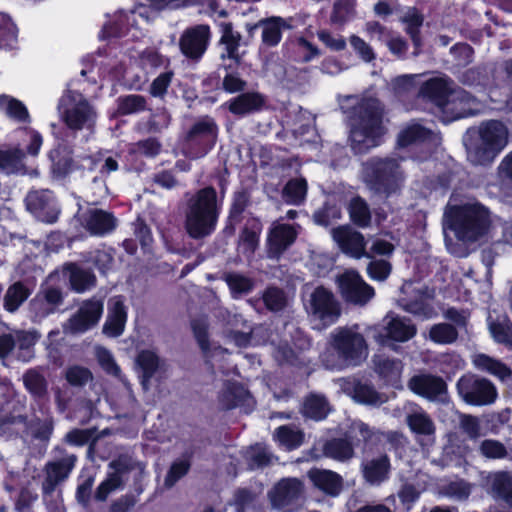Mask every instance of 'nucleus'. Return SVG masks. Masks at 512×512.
Segmentation results:
<instances>
[{
	"label": "nucleus",
	"instance_id": "ddd939ff",
	"mask_svg": "<svg viewBox=\"0 0 512 512\" xmlns=\"http://www.w3.org/2000/svg\"><path fill=\"white\" fill-rule=\"evenodd\" d=\"M457 389L461 398L473 406L491 405L498 397L497 388L491 381L475 375L462 376Z\"/></svg>",
	"mask_w": 512,
	"mask_h": 512
},
{
	"label": "nucleus",
	"instance_id": "f8f14e48",
	"mask_svg": "<svg viewBox=\"0 0 512 512\" xmlns=\"http://www.w3.org/2000/svg\"><path fill=\"white\" fill-rule=\"evenodd\" d=\"M217 128L214 121L204 118L196 122L187 133L183 151L191 159L205 156L214 146Z\"/></svg>",
	"mask_w": 512,
	"mask_h": 512
},
{
	"label": "nucleus",
	"instance_id": "7ed1b4c3",
	"mask_svg": "<svg viewBox=\"0 0 512 512\" xmlns=\"http://www.w3.org/2000/svg\"><path fill=\"white\" fill-rule=\"evenodd\" d=\"M508 141L509 132L502 122L484 121L466 133L464 143L468 160L475 165L489 164L507 146Z\"/></svg>",
	"mask_w": 512,
	"mask_h": 512
},
{
	"label": "nucleus",
	"instance_id": "c03bdc74",
	"mask_svg": "<svg viewBox=\"0 0 512 512\" xmlns=\"http://www.w3.org/2000/svg\"><path fill=\"white\" fill-rule=\"evenodd\" d=\"M491 491L494 497L512 505V476L505 472H498L490 478Z\"/></svg>",
	"mask_w": 512,
	"mask_h": 512
},
{
	"label": "nucleus",
	"instance_id": "4468645a",
	"mask_svg": "<svg viewBox=\"0 0 512 512\" xmlns=\"http://www.w3.org/2000/svg\"><path fill=\"white\" fill-rule=\"evenodd\" d=\"M402 293L404 296L398 299V304L403 310L422 319L436 316L433 291L425 286L415 287L412 283H406L402 286Z\"/></svg>",
	"mask_w": 512,
	"mask_h": 512
},
{
	"label": "nucleus",
	"instance_id": "f704fd0d",
	"mask_svg": "<svg viewBox=\"0 0 512 512\" xmlns=\"http://www.w3.org/2000/svg\"><path fill=\"white\" fill-rule=\"evenodd\" d=\"M248 391L237 382H226L218 395V404L221 409H232L245 401Z\"/></svg>",
	"mask_w": 512,
	"mask_h": 512
},
{
	"label": "nucleus",
	"instance_id": "e2e57ef3",
	"mask_svg": "<svg viewBox=\"0 0 512 512\" xmlns=\"http://www.w3.org/2000/svg\"><path fill=\"white\" fill-rule=\"evenodd\" d=\"M190 468V463L186 459L176 460L170 467L164 484L166 487H172L179 479H181Z\"/></svg>",
	"mask_w": 512,
	"mask_h": 512
},
{
	"label": "nucleus",
	"instance_id": "72a5a7b5",
	"mask_svg": "<svg viewBox=\"0 0 512 512\" xmlns=\"http://www.w3.org/2000/svg\"><path fill=\"white\" fill-rule=\"evenodd\" d=\"M376 372L394 387H399L403 366L400 360L391 359L384 355L374 357Z\"/></svg>",
	"mask_w": 512,
	"mask_h": 512
},
{
	"label": "nucleus",
	"instance_id": "37998d69",
	"mask_svg": "<svg viewBox=\"0 0 512 512\" xmlns=\"http://www.w3.org/2000/svg\"><path fill=\"white\" fill-rule=\"evenodd\" d=\"M137 367L141 371V384L143 388L148 389L149 379L160 367V360L158 356L151 350L141 351L136 359Z\"/></svg>",
	"mask_w": 512,
	"mask_h": 512
},
{
	"label": "nucleus",
	"instance_id": "5701e85b",
	"mask_svg": "<svg viewBox=\"0 0 512 512\" xmlns=\"http://www.w3.org/2000/svg\"><path fill=\"white\" fill-rule=\"evenodd\" d=\"M297 231L293 225L274 222L267 237V254L279 258L295 241Z\"/></svg>",
	"mask_w": 512,
	"mask_h": 512
},
{
	"label": "nucleus",
	"instance_id": "338daca9",
	"mask_svg": "<svg viewBox=\"0 0 512 512\" xmlns=\"http://www.w3.org/2000/svg\"><path fill=\"white\" fill-rule=\"evenodd\" d=\"M30 310L34 321H41L48 315L55 312V308L48 305V302L39 294L30 302Z\"/></svg>",
	"mask_w": 512,
	"mask_h": 512
},
{
	"label": "nucleus",
	"instance_id": "b1692460",
	"mask_svg": "<svg viewBox=\"0 0 512 512\" xmlns=\"http://www.w3.org/2000/svg\"><path fill=\"white\" fill-rule=\"evenodd\" d=\"M341 390L356 402L366 405H381L387 401L384 394L378 393L372 386L356 381L350 378H340L337 380Z\"/></svg>",
	"mask_w": 512,
	"mask_h": 512
},
{
	"label": "nucleus",
	"instance_id": "052dcab7",
	"mask_svg": "<svg viewBox=\"0 0 512 512\" xmlns=\"http://www.w3.org/2000/svg\"><path fill=\"white\" fill-rule=\"evenodd\" d=\"M226 282L234 297L247 293L253 286V283L249 278L240 274L227 275Z\"/></svg>",
	"mask_w": 512,
	"mask_h": 512
},
{
	"label": "nucleus",
	"instance_id": "6e6d98bb",
	"mask_svg": "<svg viewBox=\"0 0 512 512\" xmlns=\"http://www.w3.org/2000/svg\"><path fill=\"white\" fill-rule=\"evenodd\" d=\"M402 21L407 25L406 31L411 36L415 46H419L420 38L418 32L423 24V16L416 8H408L402 16Z\"/></svg>",
	"mask_w": 512,
	"mask_h": 512
},
{
	"label": "nucleus",
	"instance_id": "a878e982",
	"mask_svg": "<svg viewBox=\"0 0 512 512\" xmlns=\"http://www.w3.org/2000/svg\"><path fill=\"white\" fill-rule=\"evenodd\" d=\"M364 480L371 486H380L390 477L391 463L386 454L366 458L361 463Z\"/></svg>",
	"mask_w": 512,
	"mask_h": 512
},
{
	"label": "nucleus",
	"instance_id": "a211bd4d",
	"mask_svg": "<svg viewBox=\"0 0 512 512\" xmlns=\"http://www.w3.org/2000/svg\"><path fill=\"white\" fill-rule=\"evenodd\" d=\"M342 298L354 305L363 306L374 296V289L354 270H347L337 278Z\"/></svg>",
	"mask_w": 512,
	"mask_h": 512
},
{
	"label": "nucleus",
	"instance_id": "6e6552de",
	"mask_svg": "<svg viewBox=\"0 0 512 512\" xmlns=\"http://www.w3.org/2000/svg\"><path fill=\"white\" fill-rule=\"evenodd\" d=\"M58 109L63 122L70 130L93 133L97 113L81 93L68 91L61 97Z\"/></svg>",
	"mask_w": 512,
	"mask_h": 512
},
{
	"label": "nucleus",
	"instance_id": "a18cd8bd",
	"mask_svg": "<svg viewBox=\"0 0 512 512\" xmlns=\"http://www.w3.org/2000/svg\"><path fill=\"white\" fill-rule=\"evenodd\" d=\"M0 110L9 118L18 122H26L29 119V113L25 105L18 99L6 94L0 95Z\"/></svg>",
	"mask_w": 512,
	"mask_h": 512
},
{
	"label": "nucleus",
	"instance_id": "ea45409f",
	"mask_svg": "<svg viewBox=\"0 0 512 512\" xmlns=\"http://www.w3.org/2000/svg\"><path fill=\"white\" fill-rule=\"evenodd\" d=\"M488 327L495 342L512 350V322L507 316L489 318Z\"/></svg>",
	"mask_w": 512,
	"mask_h": 512
},
{
	"label": "nucleus",
	"instance_id": "8fccbe9b",
	"mask_svg": "<svg viewBox=\"0 0 512 512\" xmlns=\"http://www.w3.org/2000/svg\"><path fill=\"white\" fill-rule=\"evenodd\" d=\"M457 338L458 331L456 327L448 323L435 324L429 330V339L436 344H452Z\"/></svg>",
	"mask_w": 512,
	"mask_h": 512
},
{
	"label": "nucleus",
	"instance_id": "dca6fc26",
	"mask_svg": "<svg viewBox=\"0 0 512 512\" xmlns=\"http://www.w3.org/2000/svg\"><path fill=\"white\" fill-rule=\"evenodd\" d=\"M483 108L482 103L462 88L454 87L450 92L441 112L443 120L450 122L460 118L473 116Z\"/></svg>",
	"mask_w": 512,
	"mask_h": 512
},
{
	"label": "nucleus",
	"instance_id": "603ef678",
	"mask_svg": "<svg viewBox=\"0 0 512 512\" xmlns=\"http://www.w3.org/2000/svg\"><path fill=\"white\" fill-rule=\"evenodd\" d=\"M75 461L76 457L69 455L58 462L50 463L47 466L48 480L53 484L64 480L74 467Z\"/></svg>",
	"mask_w": 512,
	"mask_h": 512
},
{
	"label": "nucleus",
	"instance_id": "e433bc0d",
	"mask_svg": "<svg viewBox=\"0 0 512 512\" xmlns=\"http://www.w3.org/2000/svg\"><path fill=\"white\" fill-rule=\"evenodd\" d=\"M437 140L438 137L433 131L416 122L408 124L398 136V144L402 147L417 142L431 141L436 143Z\"/></svg>",
	"mask_w": 512,
	"mask_h": 512
},
{
	"label": "nucleus",
	"instance_id": "58836bf2",
	"mask_svg": "<svg viewBox=\"0 0 512 512\" xmlns=\"http://www.w3.org/2000/svg\"><path fill=\"white\" fill-rule=\"evenodd\" d=\"M472 363L478 370L487 372L502 381L510 378L511 376V370L505 364L486 354L474 355Z\"/></svg>",
	"mask_w": 512,
	"mask_h": 512
},
{
	"label": "nucleus",
	"instance_id": "f03ea898",
	"mask_svg": "<svg viewBox=\"0 0 512 512\" xmlns=\"http://www.w3.org/2000/svg\"><path fill=\"white\" fill-rule=\"evenodd\" d=\"M368 356V346L357 327H338L330 333L329 347L321 354L322 364L330 370L357 366Z\"/></svg>",
	"mask_w": 512,
	"mask_h": 512
},
{
	"label": "nucleus",
	"instance_id": "9d476101",
	"mask_svg": "<svg viewBox=\"0 0 512 512\" xmlns=\"http://www.w3.org/2000/svg\"><path fill=\"white\" fill-rule=\"evenodd\" d=\"M20 142L17 147L6 150L0 149V171L6 174H21L25 171L23 163L24 153L20 148H24L28 154L37 155L42 146L41 135L31 129H21L18 131Z\"/></svg>",
	"mask_w": 512,
	"mask_h": 512
},
{
	"label": "nucleus",
	"instance_id": "aec40b11",
	"mask_svg": "<svg viewBox=\"0 0 512 512\" xmlns=\"http://www.w3.org/2000/svg\"><path fill=\"white\" fill-rule=\"evenodd\" d=\"M26 206L37 219L46 223L55 222L60 212L54 194L48 189L28 193Z\"/></svg>",
	"mask_w": 512,
	"mask_h": 512
},
{
	"label": "nucleus",
	"instance_id": "c9c22d12",
	"mask_svg": "<svg viewBox=\"0 0 512 512\" xmlns=\"http://www.w3.org/2000/svg\"><path fill=\"white\" fill-rule=\"evenodd\" d=\"M406 421L410 429L420 435L431 436L435 433V426L429 415L416 405L409 404Z\"/></svg>",
	"mask_w": 512,
	"mask_h": 512
},
{
	"label": "nucleus",
	"instance_id": "bf43d9fd",
	"mask_svg": "<svg viewBox=\"0 0 512 512\" xmlns=\"http://www.w3.org/2000/svg\"><path fill=\"white\" fill-rule=\"evenodd\" d=\"M354 16V3L352 0H338L334 4L331 21L335 24H343Z\"/></svg>",
	"mask_w": 512,
	"mask_h": 512
},
{
	"label": "nucleus",
	"instance_id": "c85d7f7f",
	"mask_svg": "<svg viewBox=\"0 0 512 512\" xmlns=\"http://www.w3.org/2000/svg\"><path fill=\"white\" fill-rule=\"evenodd\" d=\"M127 321V307L122 296H114L108 302L107 320L103 326V332L109 337L120 336Z\"/></svg>",
	"mask_w": 512,
	"mask_h": 512
},
{
	"label": "nucleus",
	"instance_id": "7c9ffc66",
	"mask_svg": "<svg viewBox=\"0 0 512 512\" xmlns=\"http://www.w3.org/2000/svg\"><path fill=\"white\" fill-rule=\"evenodd\" d=\"M95 353H96L97 360H98L100 366L102 367V369L106 373L118 378L122 382L124 389H125V394H126V400H125L124 406H127L129 408L134 407L135 398L132 394L130 384L127 381V379L122 375L121 369L115 362L110 351H108L104 347H97L95 349Z\"/></svg>",
	"mask_w": 512,
	"mask_h": 512
},
{
	"label": "nucleus",
	"instance_id": "3c124183",
	"mask_svg": "<svg viewBox=\"0 0 512 512\" xmlns=\"http://www.w3.org/2000/svg\"><path fill=\"white\" fill-rule=\"evenodd\" d=\"M307 194V182L304 178L290 180L283 189L284 200L293 205L302 203Z\"/></svg>",
	"mask_w": 512,
	"mask_h": 512
},
{
	"label": "nucleus",
	"instance_id": "4be33fe9",
	"mask_svg": "<svg viewBox=\"0 0 512 512\" xmlns=\"http://www.w3.org/2000/svg\"><path fill=\"white\" fill-rule=\"evenodd\" d=\"M210 29L207 25H196L186 29L180 38V49L189 58H200L208 45Z\"/></svg>",
	"mask_w": 512,
	"mask_h": 512
},
{
	"label": "nucleus",
	"instance_id": "6ab92c4d",
	"mask_svg": "<svg viewBox=\"0 0 512 512\" xmlns=\"http://www.w3.org/2000/svg\"><path fill=\"white\" fill-rule=\"evenodd\" d=\"M103 314V301L92 298L84 301L63 329L66 333H83L94 327Z\"/></svg>",
	"mask_w": 512,
	"mask_h": 512
},
{
	"label": "nucleus",
	"instance_id": "9b49d317",
	"mask_svg": "<svg viewBox=\"0 0 512 512\" xmlns=\"http://www.w3.org/2000/svg\"><path fill=\"white\" fill-rule=\"evenodd\" d=\"M379 433L372 430L362 421H354L347 433L346 439H332L324 446V454L337 461H348L354 456V447L361 442L368 443L373 438H378Z\"/></svg>",
	"mask_w": 512,
	"mask_h": 512
},
{
	"label": "nucleus",
	"instance_id": "774afa93",
	"mask_svg": "<svg viewBox=\"0 0 512 512\" xmlns=\"http://www.w3.org/2000/svg\"><path fill=\"white\" fill-rule=\"evenodd\" d=\"M66 379L73 386H82L92 379V374L85 367L71 366L66 371Z\"/></svg>",
	"mask_w": 512,
	"mask_h": 512
},
{
	"label": "nucleus",
	"instance_id": "cd10ccee",
	"mask_svg": "<svg viewBox=\"0 0 512 512\" xmlns=\"http://www.w3.org/2000/svg\"><path fill=\"white\" fill-rule=\"evenodd\" d=\"M453 88V81L446 76H438L423 82L418 93L421 97L434 103L441 110Z\"/></svg>",
	"mask_w": 512,
	"mask_h": 512
},
{
	"label": "nucleus",
	"instance_id": "09e8293b",
	"mask_svg": "<svg viewBox=\"0 0 512 512\" xmlns=\"http://www.w3.org/2000/svg\"><path fill=\"white\" fill-rule=\"evenodd\" d=\"M30 290L21 282L11 285L4 297V307L9 312L16 311L29 297Z\"/></svg>",
	"mask_w": 512,
	"mask_h": 512
},
{
	"label": "nucleus",
	"instance_id": "423d86ee",
	"mask_svg": "<svg viewBox=\"0 0 512 512\" xmlns=\"http://www.w3.org/2000/svg\"><path fill=\"white\" fill-rule=\"evenodd\" d=\"M52 171L62 177L79 168L93 170L98 162H102L100 172L110 174L118 169V161L110 155L98 153L95 157L75 154L66 144H60L49 154Z\"/></svg>",
	"mask_w": 512,
	"mask_h": 512
},
{
	"label": "nucleus",
	"instance_id": "680f3d73",
	"mask_svg": "<svg viewBox=\"0 0 512 512\" xmlns=\"http://www.w3.org/2000/svg\"><path fill=\"white\" fill-rule=\"evenodd\" d=\"M161 144L156 138H148L138 141L131 146L130 151L135 154H140L146 157H154L159 154Z\"/></svg>",
	"mask_w": 512,
	"mask_h": 512
},
{
	"label": "nucleus",
	"instance_id": "f257e3e1",
	"mask_svg": "<svg viewBox=\"0 0 512 512\" xmlns=\"http://www.w3.org/2000/svg\"><path fill=\"white\" fill-rule=\"evenodd\" d=\"M341 108L350 119V142L355 153L362 154L380 145L386 133L383 108L375 98L347 96Z\"/></svg>",
	"mask_w": 512,
	"mask_h": 512
},
{
	"label": "nucleus",
	"instance_id": "2f4dec72",
	"mask_svg": "<svg viewBox=\"0 0 512 512\" xmlns=\"http://www.w3.org/2000/svg\"><path fill=\"white\" fill-rule=\"evenodd\" d=\"M145 12L146 8L142 5L136 7L129 13L120 12L118 15H116V19L113 23H108L104 26L102 36L104 38L121 37L125 33L126 25H139L138 18H140L142 21H146Z\"/></svg>",
	"mask_w": 512,
	"mask_h": 512
},
{
	"label": "nucleus",
	"instance_id": "393cba45",
	"mask_svg": "<svg viewBox=\"0 0 512 512\" xmlns=\"http://www.w3.org/2000/svg\"><path fill=\"white\" fill-rule=\"evenodd\" d=\"M333 240L345 253L355 258L369 257L365 251V240L361 233L349 226H340L331 230Z\"/></svg>",
	"mask_w": 512,
	"mask_h": 512
},
{
	"label": "nucleus",
	"instance_id": "a19ab883",
	"mask_svg": "<svg viewBox=\"0 0 512 512\" xmlns=\"http://www.w3.org/2000/svg\"><path fill=\"white\" fill-rule=\"evenodd\" d=\"M192 329L201 350L207 358L222 355L226 352V350L220 346H214L211 348L207 333L208 324L205 318L194 320L192 322Z\"/></svg>",
	"mask_w": 512,
	"mask_h": 512
},
{
	"label": "nucleus",
	"instance_id": "0e129e2a",
	"mask_svg": "<svg viewBox=\"0 0 512 512\" xmlns=\"http://www.w3.org/2000/svg\"><path fill=\"white\" fill-rule=\"evenodd\" d=\"M256 106V95L242 94L230 103V111L235 114H245L252 111Z\"/></svg>",
	"mask_w": 512,
	"mask_h": 512
},
{
	"label": "nucleus",
	"instance_id": "f3484780",
	"mask_svg": "<svg viewBox=\"0 0 512 512\" xmlns=\"http://www.w3.org/2000/svg\"><path fill=\"white\" fill-rule=\"evenodd\" d=\"M268 496L274 508L289 512L303 498L304 485L298 478H283L274 485Z\"/></svg>",
	"mask_w": 512,
	"mask_h": 512
},
{
	"label": "nucleus",
	"instance_id": "c756f323",
	"mask_svg": "<svg viewBox=\"0 0 512 512\" xmlns=\"http://www.w3.org/2000/svg\"><path fill=\"white\" fill-rule=\"evenodd\" d=\"M408 386L414 393L430 400L441 398L446 392L445 382L440 377L432 375L414 376Z\"/></svg>",
	"mask_w": 512,
	"mask_h": 512
},
{
	"label": "nucleus",
	"instance_id": "473e14b6",
	"mask_svg": "<svg viewBox=\"0 0 512 512\" xmlns=\"http://www.w3.org/2000/svg\"><path fill=\"white\" fill-rule=\"evenodd\" d=\"M308 477L315 487L328 495L337 496L342 490L343 479L333 471L314 468L308 472Z\"/></svg>",
	"mask_w": 512,
	"mask_h": 512
},
{
	"label": "nucleus",
	"instance_id": "864d4df0",
	"mask_svg": "<svg viewBox=\"0 0 512 512\" xmlns=\"http://www.w3.org/2000/svg\"><path fill=\"white\" fill-rule=\"evenodd\" d=\"M275 437L280 445L287 450L299 447L303 442V433L289 426H281L275 432Z\"/></svg>",
	"mask_w": 512,
	"mask_h": 512
},
{
	"label": "nucleus",
	"instance_id": "79ce46f5",
	"mask_svg": "<svg viewBox=\"0 0 512 512\" xmlns=\"http://www.w3.org/2000/svg\"><path fill=\"white\" fill-rule=\"evenodd\" d=\"M262 27V43L266 46H276L281 40L283 28H290V25L280 17H272L262 20L258 26Z\"/></svg>",
	"mask_w": 512,
	"mask_h": 512
},
{
	"label": "nucleus",
	"instance_id": "4c0bfd02",
	"mask_svg": "<svg viewBox=\"0 0 512 512\" xmlns=\"http://www.w3.org/2000/svg\"><path fill=\"white\" fill-rule=\"evenodd\" d=\"M109 467L111 471L108 472L107 478L98 486L95 493V498L99 501H105L110 493L122 485L124 465L121 460L113 461Z\"/></svg>",
	"mask_w": 512,
	"mask_h": 512
},
{
	"label": "nucleus",
	"instance_id": "412c9836",
	"mask_svg": "<svg viewBox=\"0 0 512 512\" xmlns=\"http://www.w3.org/2000/svg\"><path fill=\"white\" fill-rule=\"evenodd\" d=\"M79 221L81 226L93 236H105L117 226V220L112 213L97 208L83 212Z\"/></svg>",
	"mask_w": 512,
	"mask_h": 512
},
{
	"label": "nucleus",
	"instance_id": "0eeeda50",
	"mask_svg": "<svg viewBox=\"0 0 512 512\" xmlns=\"http://www.w3.org/2000/svg\"><path fill=\"white\" fill-rule=\"evenodd\" d=\"M362 177L377 193L390 196L404 184L405 175L398 160L394 158H371L363 164Z\"/></svg>",
	"mask_w": 512,
	"mask_h": 512
},
{
	"label": "nucleus",
	"instance_id": "20e7f679",
	"mask_svg": "<svg viewBox=\"0 0 512 512\" xmlns=\"http://www.w3.org/2000/svg\"><path fill=\"white\" fill-rule=\"evenodd\" d=\"M490 224L489 210L477 201L448 206L444 213V229L451 230L465 243H473L482 238Z\"/></svg>",
	"mask_w": 512,
	"mask_h": 512
},
{
	"label": "nucleus",
	"instance_id": "49530a36",
	"mask_svg": "<svg viewBox=\"0 0 512 512\" xmlns=\"http://www.w3.org/2000/svg\"><path fill=\"white\" fill-rule=\"evenodd\" d=\"M329 404L323 395L311 394L303 405V414L314 420L324 419L329 412Z\"/></svg>",
	"mask_w": 512,
	"mask_h": 512
},
{
	"label": "nucleus",
	"instance_id": "4d7b16f0",
	"mask_svg": "<svg viewBox=\"0 0 512 512\" xmlns=\"http://www.w3.org/2000/svg\"><path fill=\"white\" fill-rule=\"evenodd\" d=\"M146 108L145 98L141 95H127L118 99V112L122 115L138 113Z\"/></svg>",
	"mask_w": 512,
	"mask_h": 512
},
{
	"label": "nucleus",
	"instance_id": "39448f33",
	"mask_svg": "<svg viewBox=\"0 0 512 512\" xmlns=\"http://www.w3.org/2000/svg\"><path fill=\"white\" fill-rule=\"evenodd\" d=\"M216 221V191L210 187L204 188L188 202L185 228L190 237L200 239L214 231Z\"/></svg>",
	"mask_w": 512,
	"mask_h": 512
},
{
	"label": "nucleus",
	"instance_id": "5fc2aeb1",
	"mask_svg": "<svg viewBox=\"0 0 512 512\" xmlns=\"http://www.w3.org/2000/svg\"><path fill=\"white\" fill-rule=\"evenodd\" d=\"M349 213L352 221L361 227L369 225L371 214L367 203L360 197H355L349 204Z\"/></svg>",
	"mask_w": 512,
	"mask_h": 512
},
{
	"label": "nucleus",
	"instance_id": "bb28decb",
	"mask_svg": "<svg viewBox=\"0 0 512 512\" xmlns=\"http://www.w3.org/2000/svg\"><path fill=\"white\" fill-rule=\"evenodd\" d=\"M240 47V34L234 31L230 24H223L219 49L222 61H229L228 64L223 63L225 69H231L234 65L240 63L241 57L244 54V51H240Z\"/></svg>",
	"mask_w": 512,
	"mask_h": 512
},
{
	"label": "nucleus",
	"instance_id": "de8ad7c7",
	"mask_svg": "<svg viewBox=\"0 0 512 512\" xmlns=\"http://www.w3.org/2000/svg\"><path fill=\"white\" fill-rule=\"evenodd\" d=\"M68 269L71 285L77 292H83L95 285L96 278L90 271L75 264H70Z\"/></svg>",
	"mask_w": 512,
	"mask_h": 512
},
{
	"label": "nucleus",
	"instance_id": "2eb2a0df",
	"mask_svg": "<svg viewBox=\"0 0 512 512\" xmlns=\"http://www.w3.org/2000/svg\"><path fill=\"white\" fill-rule=\"evenodd\" d=\"M416 326L410 319L388 313L382 320V330L374 334L380 345L390 346V342H407L416 335Z\"/></svg>",
	"mask_w": 512,
	"mask_h": 512
},
{
	"label": "nucleus",
	"instance_id": "69168bd1",
	"mask_svg": "<svg viewBox=\"0 0 512 512\" xmlns=\"http://www.w3.org/2000/svg\"><path fill=\"white\" fill-rule=\"evenodd\" d=\"M263 300L268 309L279 311L285 307L287 299L282 290L269 288L263 295Z\"/></svg>",
	"mask_w": 512,
	"mask_h": 512
},
{
	"label": "nucleus",
	"instance_id": "1a4fd4ad",
	"mask_svg": "<svg viewBox=\"0 0 512 512\" xmlns=\"http://www.w3.org/2000/svg\"><path fill=\"white\" fill-rule=\"evenodd\" d=\"M306 311L313 327L323 330L338 321L341 316V305L330 290L319 286L310 294Z\"/></svg>",
	"mask_w": 512,
	"mask_h": 512
},
{
	"label": "nucleus",
	"instance_id": "13d9d810",
	"mask_svg": "<svg viewBox=\"0 0 512 512\" xmlns=\"http://www.w3.org/2000/svg\"><path fill=\"white\" fill-rule=\"evenodd\" d=\"M17 27L6 15L0 13V48L12 47L17 41Z\"/></svg>",
	"mask_w": 512,
	"mask_h": 512
}]
</instances>
